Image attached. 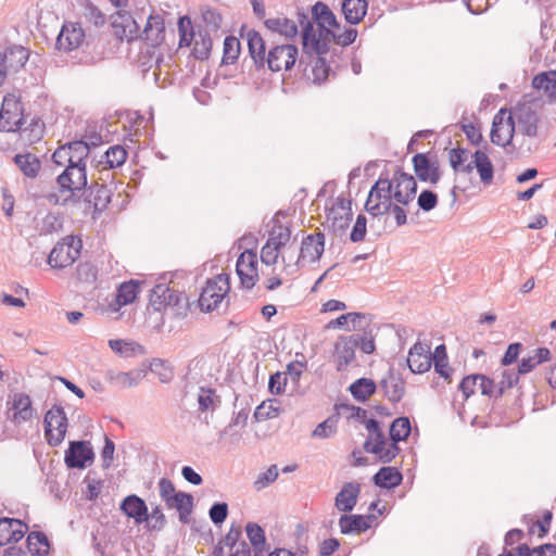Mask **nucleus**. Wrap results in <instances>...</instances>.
Here are the masks:
<instances>
[{"instance_id":"nucleus-1","label":"nucleus","mask_w":556,"mask_h":556,"mask_svg":"<svg viewBox=\"0 0 556 556\" xmlns=\"http://www.w3.org/2000/svg\"><path fill=\"white\" fill-rule=\"evenodd\" d=\"M313 16L317 21L318 28H314V23L304 11H298V22L302 27V45L303 50L309 54L314 53H328L330 36H333V30L329 27L339 28L340 24L336 15L324 2H317L313 9Z\"/></svg>"},{"instance_id":"nucleus-2","label":"nucleus","mask_w":556,"mask_h":556,"mask_svg":"<svg viewBox=\"0 0 556 556\" xmlns=\"http://www.w3.org/2000/svg\"><path fill=\"white\" fill-rule=\"evenodd\" d=\"M519 372L514 370H504L502 378L497 384L484 375L476 374L465 377L459 383V390L463 392L465 399H468L475 393V386L480 380V390L483 395L501 397L507 389L513 388L519 381Z\"/></svg>"},{"instance_id":"nucleus-3","label":"nucleus","mask_w":556,"mask_h":556,"mask_svg":"<svg viewBox=\"0 0 556 556\" xmlns=\"http://www.w3.org/2000/svg\"><path fill=\"white\" fill-rule=\"evenodd\" d=\"M298 62V67L307 75L309 67L304 53L299 58V50L294 45L285 43L271 47L267 53L265 65L271 72L290 71Z\"/></svg>"},{"instance_id":"nucleus-4","label":"nucleus","mask_w":556,"mask_h":556,"mask_svg":"<svg viewBox=\"0 0 556 556\" xmlns=\"http://www.w3.org/2000/svg\"><path fill=\"white\" fill-rule=\"evenodd\" d=\"M147 5H149L147 0H137L135 2L134 15L127 11L116 13L112 22V27L114 35L119 40L126 39L132 41L134 39L140 38L141 30L138 21L143 20Z\"/></svg>"},{"instance_id":"nucleus-5","label":"nucleus","mask_w":556,"mask_h":556,"mask_svg":"<svg viewBox=\"0 0 556 556\" xmlns=\"http://www.w3.org/2000/svg\"><path fill=\"white\" fill-rule=\"evenodd\" d=\"M543 102L541 100H529L517 104L510 113L514 122H517L518 131L523 136L535 138L539 135V123Z\"/></svg>"},{"instance_id":"nucleus-6","label":"nucleus","mask_w":556,"mask_h":556,"mask_svg":"<svg viewBox=\"0 0 556 556\" xmlns=\"http://www.w3.org/2000/svg\"><path fill=\"white\" fill-rule=\"evenodd\" d=\"M393 199L392 184L382 176L371 187L365 203V210L372 216H380L390 211Z\"/></svg>"},{"instance_id":"nucleus-7","label":"nucleus","mask_w":556,"mask_h":556,"mask_svg":"<svg viewBox=\"0 0 556 556\" xmlns=\"http://www.w3.org/2000/svg\"><path fill=\"white\" fill-rule=\"evenodd\" d=\"M230 290L228 276L219 274L208 279L199 298L202 312L210 313L217 308Z\"/></svg>"},{"instance_id":"nucleus-8","label":"nucleus","mask_w":556,"mask_h":556,"mask_svg":"<svg viewBox=\"0 0 556 556\" xmlns=\"http://www.w3.org/2000/svg\"><path fill=\"white\" fill-rule=\"evenodd\" d=\"M45 437L51 446L60 445L67 432L68 420L64 408L54 404L43 418Z\"/></svg>"},{"instance_id":"nucleus-9","label":"nucleus","mask_w":556,"mask_h":556,"mask_svg":"<svg viewBox=\"0 0 556 556\" xmlns=\"http://www.w3.org/2000/svg\"><path fill=\"white\" fill-rule=\"evenodd\" d=\"M80 250L81 240L73 236H67L51 250L48 256V264L52 268H65L79 257Z\"/></svg>"},{"instance_id":"nucleus-10","label":"nucleus","mask_w":556,"mask_h":556,"mask_svg":"<svg viewBox=\"0 0 556 556\" xmlns=\"http://www.w3.org/2000/svg\"><path fill=\"white\" fill-rule=\"evenodd\" d=\"M21 99L13 93L3 97L0 109V131L11 132L26 124Z\"/></svg>"},{"instance_id":"nucleus-11","label":"nucleus","mask_w":556,"mask_h":556,"mask_svg":"<svg viewBox=\"0 0 556 556\" xmlns=\"http://www.w3.org/2000/svg\"><path fill=\"white\" fill-rule=\"evenodd\" d=\"M390 182L392 184L393 199L396 203L408 205L415 199L417 182L413 175L397 167Z\"/></svg>"},{"instance_id":"nucleus-12","label":"nucleus","mask_w":556,"mask_h":556,"mask_svg":"<svg viewBox=\"0 0 556 556\" xmlns=\"http://www.w3.org/2000/svg\"><path fill=\"white\" fill-rule=\"evenodd\" d=\"M86 166L66 165L65 169L58 176L56 184L61 193L70 192L74 195L76 191H81L87 187Z\"/></svg>"},{"instance_id":"nucleus-13","label":"nucleus","mask_w":556,"mask_h":556,"mask_svg":"<svg viewBox=\"0 0 556 556\" xmlns=\"http://www.w3.org/2000/svg\"><path fill=\"white\" fill-rule=\"evenodd\" d=\"M412 163L420 181L437 185L441 179V168L437 156H430L428 153H416Z\"/></svg>"},{"instance_id":"nucleus-14","label":"nucleus","mask_w":556,"mask_h":556,"mask_svg":"<svg viewBox=\"0 0 556 556\" xmlns=\"http://www.w3.org/2000/svg\"><path fill=\"white\" fill-rule=\"evenodd\" d=\"M506 113L507 111L502 109L494 116L490 134L492 143L500 147H506L511 142L516 129L511 114H508L504 123Z\"/></svg>"},{"instance_id":"nucleus-15","label":"nucleus","mask_w":556,"mask_h":556,"mask_svg":"<svg viewBox=\"0 0 556 556\" xmlns=\"http://www.w3.org/2000/svg\"><path fill=\"white\" fill-rule=\"evenodd\" d=\"M94 453L90 443L87 441H71L65 451L64 462L67 468L83 469L92 463Z\"/></svg>"},{"instance_id":"nucleus-16","label":"nucleus","mask_w":556,"mask_h":556,"mask_svg":"<svg viewBox=\"0 0 556 556\" xmlns=\"http://www.w3.org/2000/svg\"><path fill=\"white\" fill-rule=\"evenodd\" d=\"M236 270L241 286L245 289H252L258 278L256 253L250 250L242 252L237 260Z\"/></svg>"},{"instance_id":"nucleus-17","label":"nucleus","mask_w":556,"mask_h":556,"mask_svg":"<svg viewBox=\"0 0 556 556\" xmlns=\"http://www.w3.org/2000/svg\"><path fill=\"white\" fill-rule=\"evenodd\" d=\"M182 300H186L182 293L164 283L156 285L150 294V303L159 312L166 307L180 308Z\"/></svg>"},{"instance_id":"nucleus-18","label":"nucleus","mask_w":556,"mask_h":556,"mask_svg":"<svg viewBox=\"0 0 556 556\" xmlns=\"http://www.w3.org/2000/svg\"><path fill=\"white\" fill-rule=\"evenodd\" d=\"M85 40V33L79 23L65 22L56 38L55 47L60 51L71 52L78 49Z\"/></svg>"},{"instance_id":"nucleus-19","label":"nucleus","mask_w":556,"mask_h":556,"mask_svg":"<svg viewBox=\"0 0 556 556\" xmlns=\"http://www.w3.org/2000/svg\"><path fill=\"white\" fill-rule=\"evenodd\" d=\"M327 218L331 220V226L334 231H345L353 218L351 200L338 197L336 203L329 210Z\"/></svg>"},{"instance_id":"nucleus-20","label":"nucleus","mask_w":556,"mask_h":556,"mask_svg":"<svg viewBox=\"0 0 556 556\" xmlns=\"http://www.w3.org/2000/svg\"><path fill=\"white\" fill-rule=\"evenodd\" d=\"M140 39L151 47H159L163 43L165 40V22L162 14L154 11L149 13L144 28L140 33Z\"/></svg>"},{"instance_id":"nucleus-21","label":"nucleus","mask_w":556,"mask_h":556,"mask_svg":"<svg viewBox=\"0 0 556 556\" xmlns=\"http://www.w3.org/2000/svg\"><path fill=\"white\" fill-rule=\"evenodd\" d=\"M27 531L28 525L20 519L0 518V547L20 542Z\"/></svg>"},{"instance_id":"nucleus-22","label":"nucleus","mask_w":556,"mask_h":556,"mask_svg":"<svg viewBox=\"0 0 556 556\" xmlns=\"http://www.w3.org/2000/svg\"><path fill=\"white\" fill-rule=\"evenodd\" d=\"M407 364L415 374H424L431 368L432 356L430 346L420 341L416 342L408 352Z\"/></svg>"},{"instance_id":"nucleus-23","label":"nucleus","mask_w":556,"mask_h":556,"mask_svg":"<svg viewBox=\"0 0 556 556\" xmlns=\"http://www.w3.org/2000/svg\"><path fill=\"white\" fill-rule=\"evenodd\" d=\"M10 412L12 415H9V418L14 425L20 426L29 421L35 413L30 396L26 393H15L8 413Z\"/></svg>"},{"instance_id":"nucleus-24","label":"nucleus","mask_w":556,"mask_h":556,"mask_svg":"<svg viewBox=\"0 0 556 556\" xmlns=\"http://www.w3.org/2000/svg\"><path fill=\"white\" fill-rule=\"evenodd\" d=\"M121 511L128 518L134 519L136 525L148 520V506L146 502L136 494L127 495L119 505Z\"/></svg>"},{"instance_id":"nucleus-25","label":"nucleus","mask_w":556,"mask_h":556,"mask_svg":"<svg viewBox=\"0 0 556 556\" xmlns=\"http://www.w3.org/2000/svg\"><path fill=\"white\" fill-rule=\"evenodd\" d=\"M361 493V483L356 481L346 482L336 495L334 506L339 511L350 513L357 504Z\"/></svg>"},{"instance_id":"nucleus-26","label":"nucleus","mask_w":556,"mask_h":556,"mask_svg":"<svg viewBox=\"0 0 556 556\" xmlns=\"http://www.w3.org/2000/svg\"><path fill=\"white\" fill-rule=\"evenodd\" d=\"M164 503L168 509L175 508L178 511L181 523L190 521V515L193 509V496L191 494L178 491L172 494Z\"/></svg>"},{"instance_id":"nucleus-27","label":"nucleus","mask_w":556,"mask_h":556,"mask_svg":"<svg viewBox=\"0 0 556 556\" xmlns=\"http://www.w3.org/2000/svg\"><path fill=\"white\" fill-rule=\"evenodd\" d=\"M325 249V236L319 232L305 237L299 248L303 261L316 262L320 258Z\"/></svg>"},{"instance_id":"nucleus-28","label":"nucleus","mask_w":556,"mask_h":556,"mask_svg":"<svg viewBox=\"0 0 556 556\" xmlns=\"http://www.w3.org/2000/svg\"><path fill=\"white\" fill-rule=\"evenodd\" d=\"M356 343L351 336L340 337L334 344V357L338 361L337 370H344L355 357Z\"/></svg>"},{"instance_id":"nucleus-29","label":"nucleus","mask_w":556,"mask_h":556,"mask_svg":"<svg viewBox=\"0 0 556 556\" xmlns=\"http://www.w3.org/2000/svg\"><path fill=\"white\" fill-rule=\"evenodd\" d=\"M386 396L393 403L400 402L405 394V381L400 375L389 370L388 376L380 381Z\"/></svg>"},{"instance_id":"nucleus-30","label":"nucleus","mask_w":556,"mask_h":556,"mask_svg":"<svg viewBox=\"0 0 556 556\" xmlns=\"http://www.w3.org/2000/svg\"><path fill=\"white\" fill-rule=\"evenodd\" d=\"M374 516H363V515H348L344 514L339 519V526L341 533L351 534V533H363L370 528L369 519H372Z\"/></svg>"},{"instance_id":"nucleus-31","label":"nucleus","mask_w":556,"mask_h":556,"mask_svg":"<svg viewBox=\"0 0 556 556\" xmlns=\"http://www.w3.org/2000/svg\"><path fill=\"white\" fill-rule=\"evenodd\" d=\"M10 72H18L28 61L29 52L22 46H12L0 52Z\"/></svg>"},{"instance_id":"nucleus-32","label":"nucleus","mask_w":556,"mask_h":556,"mask_svg":"<svg viewBox=\"0 0 556 556\" xmlns=\"http://www.w3.org/2000/svg\"><path fill=\"white\" fill-rule=\"evenodd\" d=\"M341 10L349 24L357 25L367 13L368 2L366 0H342Z\"/></svg>"},{"instance_id":"nucleus-33","label":"nucleus","mask_w":556,"mask_h":556,"mask_svg":"<svg viewBox=\"0 0 556 556\" xmlns=\"http://www.w3.org/2000/svg\"><path fill=\"white\" fill-rule=\"evenodd\" d=\"M248 49L255 67L257 70L264 68L265 60L267 58L265 41L255 30H250L248 33Z\"/></svg>"},{"instance_id":"nucleus-34","label":"nucleus","mask_w":556,"mask_h":556,"mask_svg":"<svg viewBox=\"0 0 556 556\" xmlns=\"http://www.w3.org/2000/svg\"><path fill=\"white\" fill-rule=\"evenodd\" d=\"M298 20H290L286 16H277L265 20L266 28L273 33H278L286 38H293L298 35Z\"/></svg>"},{"instance_id":"nucleus-35","label":"nucleus","mask_w":556,"mask_h":556,"mask_svg":"<svg viewBox=\"0 0 556 556\" xmlns=\"http://www.w3.org/2000/svg\"><path fill=\"white\" fill-rule=\"evenodd\" d=\"M375 485L383 489H393L403 481L402 472L395 467H382L372 477Z\"/></svg>"},{"instance_id":"nucleus-36","label":"nucleus","mask_w":556,"mask_h":556,"mask_svg":"<svg viewBox=\"0 0 556 556\" xmlns=\"http://www.w3.org/2000/svg\"><path fill=\"white\" fill-rule=\"evenodd\" d=\"M471 165L477 168L480 179L484 185H490L494 177V167L488 154L477 150L472 154Z\"/></svg>"},{"instance_id":"nucleus-37","label":"nucleus","mask_w":556,"mask_h":556,"mask_svg":"<svg viewBox=\"0 0 556 556\" xmlns=\"http://www.w3.org/2000/svg\"><path fill=\"white\" fill-rule=\"evenodd\" d=\"M245 531L253 546L254 556H266L268 549L266 548V538L263 528L255 522H248Z\"/></svg>"},{"instance_id":"nucleus-38","label":"nucleus","mask_w":556,"mask_h":556,"mask_svg":"<svg viewBox=\"0 0 556 556\" xmlns=\"http://www.w3.org/2000/svg\"><path fill=\"white\" fill-rule=\"evenodd\" d=\"M13 162L28 178H36L41 169L40 160L33 153L16 154Z\"/></svg>"},{"instance_id":"nucleus-39","label":"nucleus","mask_w":556,"mask_h":556,"mask_svg":"<svg viewBox=\"0 0 556 556\" xmlns=\"http://www.w3.org/2000/svg\"><path fill=\"white\" fill-rule=\"evenodd\" d=\"M470 157L472 154L464 148H454L448 152L450 164L455 172L471 173L473 165H471V160L469 161Z\"/></svg>"},{"instance_id":"nucleus-40","label":"nucleus","mask_w":556,"mask_h":556,"mask_svg":"<svg viewBox=\"0 0 556 556\" xmlns=\"http://www.w3.org/2000/svg\"><path fill=\"white\" fill-rule=\"evenodd\" d=\"M88 191V197L90 202L93 203L94 210L99 212L104 211L111 202V189L104 184L96 182L90 185Z\"/></svg>"},{"instance_id":"nucleus-41","label":"nucleus","mask_w":556,"mask_h":556,"mask_svg":"<svg viewBox=\"0 0 556 556\" xmlns=\"http://www.w3.org/2000/svg\"><path fill=\"white\" fill-rule=\"evenodd\" d=\"M21 139L27 144H34L41 140L45 132V123L39 117H33L27 126L16 129Z\"/></svg>"},{"instance_id":"nucleus-42","label":"nucleus","mask_w":556,"mask_h":556,"mask_svg":"<svg viewBox=\"0 0 556 556\" xmlns=\"http://www.w3.org/2000/svg\"><path fill=\"white\" fill-rule=\"evenodd\" d=\"M304 56H305V60L307 61L309 59V62L313 61L314 64L313 66L311 67V72L313 74V80L315 83H323L325 81L328 76H329V73H330V65L327 63L326 61V58L324 56L326 53H314V52H311L309 54H307L304 50Z\"/></svg>"},{"instance_id":"nucleus-43","label":"nucleus","mask_w":556,"mask_h":556,"mask_svg":"<svg viewBox=\"0 0 556 556\" xmlns=\"http://www.w3.org/2000/svg\"><path fill=\"white\" fill-rule=\"evenodd\" d=\"M213 40L207 30H199L193 39L192 55L200 61L207 60L211 55Z\"/></svg>"},{"instance_id":"nucleus-44","label":"nucleus","mask_w":556,"mask_h":556,"mask_svg":"<svg viewBox=\"0 0 556 556\" xmlns=\"http://www.w3.org/2000/svg\"><path fill=\"white\" fill-rule=\"evenodd\" d=\"M139 290L140 283L136 280L123 282L118 287L115 295L116 307H114V309L117 311L121 306L132 303L136 300Z\"/></svg>"},{"instance_id":"nucleus-45","label":"nucleus","mask_w":556,"mask_h":556,"mask_svg":"<svg viewBox=\"0 0 556 556\" xmlns=\"http://www.w3.org/2000/svg\"><path fill=\"white\" fill-rule=\"evenodd\" d=\"M533 88L543 90L549 99L556 100V71L542 72L532 79Z\"/></svg>"},{"instance_id":"nucleus-46","label":"nucleus","mask_w":556,"mask_h":556,"mask_svg":"<svg viewBox=\"0 0 556 556\" xmlns=\"http://www.w3.org/2000/svg\"><path fill=\"white\" fill-rule=\"evenodd\" d=\"M551 359V351L547 348H539L533 351V355L523 357L518 365L519 374H528L536 366Z\"/></svg>"},{"instance_id":"nucleus-47","label":"nucleus","mask_w":556,"mask_h":556,"mask_svg":"<svg viewBox=\"0 0 556 556\" xmlns=\"http://www.w3.org/2000/svg\"><path fill=\"white\" fill-rule=\"evenodd\" d=\"M241 535V528L239 526L232 525L225 538L219 542L217 546H215L213 556H225V547H227L228 552H230L240 546L242 543L240 540Z\"/></svg>"},{"instance_id":"nucleus-48","label":"nucleus","mask_w":556,"mask_h":556,"mask_svg":"<svg viewBox=\"0 0 556 556\" xmlns=\"http://www.w3.org/2000/svg\"><path fill=\"white\" fill-rule=\"evenodd\" d=\"M26 543L29 553L34 556H47L49 554V540L41 531L30 532L27 536Z\"/></svg>"},{"instance_id":"nucleus-49","label":"nucleus","mask_w":556,"mask_h":556,"mask_svg":"<svg viewBox=\"0 0 556 556\" xmlns=\"http://www.w3.org/2000/svg\"><path fill=\"white\" fill-rule=\"evenodd\" d=\"M349 390L356 401L365 402L376 392L377 386L371 379L359 378L350 386Z\"/></svg>"},{"instance_id":"nucleus-50","label":"nucleus","mask_w":556,"mask_h":556,"mask_svg":"<svg viewBox=\"0 0 556 556\" xmlns=\"http://www.w3.org/2000/svg\"><path fill=\"white\" fill-rule=\"evenodd\" d=\"M127 160V151L122 146L109 148L101 156L99 164H105L104 168L112 169L122 166Z\"/></svg>"},{"instance_id":"nucleus-51","label":"nucleus","mask_w":556,"mask_h":556,"mask_svg":"<svg viewBox=\"0 0 556 556\" xmlns=\"http://www.w3.org/2000/svg\"><path fill=\"white\" fill-rule=\"evenodd\" d=\"M432 356V363L434 370L444 379H448L453 369L448 366L446 348L444 344H440L435 348Z\"/></svg>"},{"instance_id":"nucleus-52","label":"nucleus","mask_w":556,"mask_h":556,"mask_svg":"<svg viewBox=\"0 0 556 556\" xmlns=\"http://www.w3.org/2000/svg\"><path fill=\"white\" fill-rule=\"evenodd\" d=\"M410 421L407 417L394 419L390 427V439L394 442L406 440L410 434Z\"/></svg>"},{"instance_id":"nucleus-53","label":"nucleus","mask_w":556,"mask_h":556,"mask_svg":"<svg viewBox=\"0 0 556 556\" xmlns=\"http://www.w3.org/2000/svg\"><path fill=\"white\" fill-rule=\"evenodd\" d=\"M275 225L269 231V238L267 242L273 245H277V248L281 249L286 247L291 239V230L288 226L278 224V222L274 220Z\"/></svg>"},{"instance_id":"nucleus-54","label":"nucleus","mask_w":556,"mask_h":556,"mask_svg":"<svg viewBox=\"0 0 556 556\" xmlns=\"http://www.w3.org/2000/svg\"><path fill=\"white\" fill-rule=\"evenodd\" d=\"M280 408L278 406V400L271 399L265 402H262L254 412V418L257 421H264L267 419L276 418L279 416Z\"/></svg>"},{"instance_id":"nucleus-55","label":"nucleus","mask_w":556,"mask_h":556,"mask_svg":"<svg viewBox=\"0 0 556 556\" xmlns=\"http://www.w3.org/2000/svg\"><path fill=\"white\" fill-rule=\"evenodd\" d=\"M240 54V41L235 36H227L224 40V53L222 64H233Z\"/></svg>"},{"instance_id":"nucleus-56","label":"nucleus","mask_w":556,"mask_h":556,"mask_svg":"<svg viewBox=\"0 0 556 556\" xmlns=\"http://www.w3.org/2000/svg\"><path fill=\"white\" fill-rule=\"evenodd\" d=\"M178 31H179V47H189L194 37L195 33L192 30V23L190 17L181 16L178 20Z\"/></svg>"},{"instance_id":"nucleus-57","label":"nucleus","mask_w":556,"mask_h":556,"mask_svg":"<svg viewBox=\"0 0 556 556\" xmlns=\"http://www.w3.org/2000/svg\"><path fill=\"white\" fill-rule=\"evenodd\" d=\"M146 528L149 531H161L165 528L167 520L160 506L152 508L151 513L148 511V520H144Z\"/></svg>"},{"instance_id":"nucleus-58","label":"nucleus","mask_w":556,"mask_h":556,"mask_svg":"<svg viewBox=\"0 0 556 556\" xmlns=\"http://www.w3.org/2000/svg\"><path fill=\"white\" fill-rule=\"evenodd\" d=\"M71 148V155L74 164L86 166V157L89 155V146L84 140H76L68 142Z\"/></svg>"},{"instance_id":"nucleus-59","label":"nucleus","mask_w":556,"mask_h":556,"mask_svg":"<svg viewBox=\"0 0 556 556\" xmlns=\"http://www.w3.org/2000/svg\"><path fill=\"white\" fill-rule=\"evenodd\" d=\"M281 258L286 268L298 267L300 263L303 262L295 241L286 245V249L281 254Z\"/></svg>"},{"instance_id":"nucleus-60","label":"nucleus","mask_w":556,"mask_h":556,"mask_svg":"<svg viewBox=\"0 0 556 556\" xmlns=\"http://www.w3.org/2000/svg\"><path fill=\"white\" fill-rule=\"evenodd\" d=\"M216 402H219V401L217 400L214 389L203 388V387L200 388V391L198 394V404H199V409L201 412L214 409Z\"/></svg>"},{"instance_id":"nucleus-61","label":"nucleus","mask_w":556,"mask_h":556,"mask_svg":"<svg viewBox=\"0 0 556 556\" xmlns=\"http://www.w3.org/2000/svg\"><path fill=\"white\" fill-rule=\"evenodd\" d=\"M109 346L117 354L126 357L131 356L136 350H142V346L136 342H126L121 339H112L109 341Z\"/></svg>"},{"instance_id":"nucleus-62","label":"nucleus","mask_w":556,"mask_h":556,"mask_svg":"<svg viewBox=\"0 0 556 556\" xmlns=\"http://www.w3.org/2000/svg\"><path fill=\"white\" fill-rule=\"evenodd\" d=\"M351 339L355 340L356 349L359 348L365 354H371L376 349L375 338L371 330H365L364 333L351 334Z\"/></svg>"},{"instance_id":"nucleus-63","label":"nucleus","mask_w":556,"mask_h":556,"mask_svg":"<svg viewBox=\"0 0 556 556\" xmlns=\"http://www.w3.org/2000/svg\"><path fill=\"white\" fill-rule=\"evenodd\" d=\"M337 416H330L323 422L318 424L312 435L315 438L326 439L331 437L337 430Z\"/></svg>"},{"instance_id":"nucleus-64","label":"nucleus","mask_w":556,"mask_h":556,"mask_svg":"<svg viewBox=\"0 0 556 556\" xmlns=\"http://www.w3.org/2000/svg\"><path fill=\"white\" fill-rule=\"evenodd\" d=\"M202 18L207 31H217L222 27L223 17L220 13L212 8L202 11Z\"/></svg>"}]
</instances>
